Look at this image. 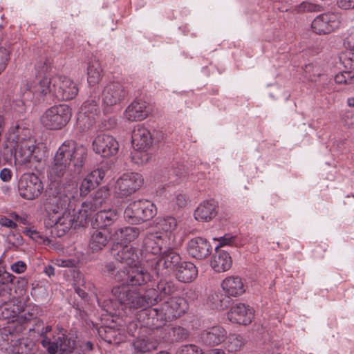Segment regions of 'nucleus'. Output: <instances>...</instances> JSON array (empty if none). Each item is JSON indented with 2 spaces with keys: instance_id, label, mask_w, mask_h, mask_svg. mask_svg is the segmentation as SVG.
I'll return each mask as SVG.
<instances>
[{
  "instance_id": "f257e3e1",
  "label": "nucleus",
  "mask_w": 354,
  "mask_h": 354,
  "mask_svg": "<svg viewBox=\"0 0 354 354\" xmlns=\"http://www.w3.org/2000/svg\"><path fill=\"white\" fill-rule=\"evenodd\" d=\"M72 140L64 141L57 149L53 161L48 170V177L50 181H57L67 185V190L71 191L76 186L72 169H67Z\"/></svg>"
},
{
  "instance_id": "f03ea898",
  "label": "nucleus",
  "mask_w": 354,
  "mask_h": 354,
  "mask_svg": "<svg viewBox=\"0 0 354 354\" xmlns=\"http://www.w3.org/2000/svg\"><path fill=\"white\" fill-rule=\"evenodd\" d=\"M111 292L125 310L145 309L157 304L158 293L154 288L149 289L142 294L127 286H116L112 288Z\"/></svg>"
},
{
  "instance_id": "7ed1b4c3",
  "label": "nucleus",
  "mask_w": 354,
  "mask_h": 354,
  "mask_svg": "<svg viewBox=\"0 0 354 354\" xmlns=\"http://www.w3.org/2000/svg\"><path fill=\"white\" fill-rule=\"evenodd\" d=\"M30 331H34L41 338L40 343L46 349V354H73L75 341L65 334L61 333L52 338L48 334L52 331V326H44L41 319H37Z\"/></svg>"
},
{
  "instance_id": "20e7f679",
  "label": "nucleus",
  "mask_w": 354,
  "mask_h": 354,
  "mask_svg": "<svg viewBox=\"0 0 354 354\" xmlns=\"http://www.w3.org/2000/svg\"><path fill=\"white\" fill-rule=\"evenodd\" d=\"M66 186L67 185H63L59 182L51 181L46 190L47 198L45 203L48 216L62 213L69 205L76 187L68 191Z\"/></svg>"
},
{
  "instance_id": "39448f33",
  "label": "nucleus",
  "mask_w": 354,
  "mask_h": 354,
  "mask_svg": "<svg viewBox=\"0 0 354 354\" xmlns=\"http://www.w3.org/2000/svg\"><path fill=\"white\" fill-rule=\"evenodd\" d=\"M51 78L44 77L37 82L25 80L21 83L18 95L23 104L28 102H37L48 93L52 95Z\"/></svg>"
},
{
  "instance_id": "423d86ee",
  "label": "nucleus",
  "mask_w": 354,
  "mask_h": 354,
  "mask_svg": "<svg viewBox=\"0 0 354 354\" xmlns=\"http://www.w3.org/2000/svg\"><path fill=\"white\" fill-rule=\"evenodd\" d=\"M156 214L153 203L148 200L135 201L127 206L124 212L125 220L131 224H138L152 218Z\"/></svg>"
},
{
  "instance_id": "0eeeda50",
  "label": "nucleus",
  "mask_w": 354,
  "mask_h": 354,
  "mask_svg": "<svg viewBox=\"0 0 354 354\" xmlns=\"http://www.w3.org/2000/svg\"><path fill=\"white\" fill-rule=\"evenodd\" d=\"M147 263L157 275L169 274L176 270L182 263L180 254L173 249H168L159 256L147 259Z\"/></svg>"
},
{
  "instance_id": "6e6552de",
  "label": "nucleus",
  "mask_w": 354,
  "mask_h": 354,
  "mask_svg": "<svg viewBox=\"0 0 354 354\" xmlns=\"http://www.w3.org/2000/svg\"><path fill=\"white\" fill-rule=\"evenodd\" d=\"M71 118V109L63 104L48 109L41 117V122L48 129L58 130L66 126Z\"/></svg>"
},
{
  "instance_id": "1a4fd4ad",
  "label": "nucleus",
  "mask_w": 354,
  "mask_h": 354,
  "mask_svg": "<svg viewBox=\"0 0 354 354\" xmlns=\"http://www.w3.org/2000/svg\"><path fill=\"white\" fill-rule=\"evenodd\" d=\"M15 159L21 164H27L31 162H39L44 158V152L36 145L32 138L24 139L17 136Z\"/></svg>"
},
{
  "instance_id": "9d476101",
  "label": "nucleus",
  "mask_w": 354,
  "mask_h": 354,
  "mask_svg": "<svg viewBox=\"0 0 354 354\" xmlns=\"http://www.w3.org/2000/svg\"><path fill=\"white\" fill-rule=\"evenodd\" d=\"M81 218V214L79 211L71 214L70 212H62V213L48 216L45 219V224L47 227H54L58 230V236H62L66 232L69 230L73 225L75 227L77 226L83 225L84 223H79L78 219Z\"/></svg>"
},
{
  "instance_id": "9b49d317",
  "label": "nucleus",
  "mask_w": 354,
  "mask_h": 354,
  "mask_svg": "<svg viewBox=\"0 0 354 354\" xmlns=\"http://www.w3.org/2000/svg\"><path fill=\"white\" fill-rule=\"evenodd\" d=\"M144 179L139 173L123 174L115 182V192L120 197H127L139 189Z\"/></svg>"
},
{
  "instance_id": "f8f14e48",
  "label": "nucleus",
  "mask_w": 354,
  "mask_h": 354,
  "mask_svg": "<svg viewBox=\"0 0 354 354\" xmlns=\"http://www.w3.org/2000/svg\"><path fill=\"white\" fill-rule=\"evenodd\" d=\"M52 95L59 100H70L78 93L75 83L65 76H57L51 78Z\"/></svg>"
},
{
  "instance_id": "ddd939ff",
  "label": "nucleus",
  "mask_w": 354,
  "mask_h": 354,
  "mask_svg": "<svg viewBox=\"0 0 354 354\" xmlns=\"http://www.w3.org/2000/svg\"><path fill=\"white\" fill-rule=\"evenodd\" d=\"M19 195L27 200L37 198L43 191L41 180L33 173L24 174L18 184Z\"/></svg>"
},
{
  "instance_id": "4468645a",
  "label": "nucleus",
  "mask_w": 354,
  "mask_h": 354,
  "mask_svg": "<svg viewBox=\"0 0 354 354\" xmlns=\"http://www.w3.org/2000/svg\"><path fill=\"white\" fill-rule=\"evenodd\" d=\"M138 320L141 326L149 329H158L161 328L167 322L165 312L160 308H145L138 315Z\"/></svg>"
},
{
  "instance_id": "2eb2a0df",
  "label": "nucleus",
  "mask_w": 354,
  "mask_h": 354,
  "mask_svg": "<svg viewBox=\"0 0 354 354\" xmlns=\"http://www.w3.org/2000/svg\"><path fill=\"white\" fill-rule=\"evenodd\" d=\"M127 95L124 86L119 82H110L103 88L102 100L104 105L112 106L122 102Z\"/></svg>"
},
{
  "instance_id": "dca6fc26",
  "label": "nucleus",
  "mask_w": 354,
  "mask_h": 354,
  "mask_svg": "<svg viewBox=\"0 0 354 354\" xmlns=\"http://www.w3.org/2000/svg\"><path fill=\"white\" fill-rule=\"evenodd\" d=\"M23 314L17 316L16 320H13L12 326L8 327V329H4L5 332H8L11 337L15 333H20L25 330V324L28 322L34 320L40 315V309L38 306L36 305H28L24 308L21 313Z\"/></svg>"
},
{
  "instance_id": "f3484780",
  "label": "nucleus",
  "mask_w": 354,
  "mask_h": 354,
  "mask_svg": "<svg viewBox=\"0 0 354 354\" xmlns=\"http://www.w3.org/2000/svg\"><path fill=\"white\" fill-rule=\"evenodd\" d=\"M108 196L109 191L104 187H102L96 191L89 200L83 203L82 209L79 210L81 218L78 219L77 221L80 223H85L92 212L100 210Z\"/></svg>"
},
{
  "instance_id": "a211bd4d",
  "label": "nucleus",
  "mask_w": 354,
  "mask_h": 354,
  "mask_svg": "<svg viewBox=\"0 0 354 354\" xmlns=\"http://www.w3.org/2000/svg\"><path fill=\"white\" fill-rule=\"evenodd\" d=\"M337 16L333 12L321 14L316 17L311 24L313 31L317 35H326L339 27Z\"/></svg>"
},
{
  "instance_id": "6ab92c4d",
  "label": "nucleus",
  "mask_w": 354,
  "mask_h": 354,
  "mask_svg": "<svg viewBox=\"0 0 354 354\" xmlns=\"http://www.w3.org/2000/svg\"><path fill=\"white\" fill-rule=\"evenodd\" d=\"M93 151L103 157L115 155L119 149V144L116 139L109 134L98 135L93 141Z\"/></svg>"
},
{
  "instance_id": "aec40b11",
  "label": "nucleus",
  "mask_w": 354,
  "mask_h": 354,
  "mask_svg": "<svg viewBox=\"0 0 354 354\" xmlns=\"http://www.w3.org/2000/svg\"><path fill=\"white\" fill-rule=\"evenodd\" d=\"M112 254L115 261L131 268L139 262L138 250L135 248L125 245H119L117 243L112 248Z\"/></svg>"
},
{
  "instance_id": "412c9836",
  "label": "nucleus",
  "mask_w": 354,
  "mask_h": 354,
  "mask_svg": "<svg viewBox=\"0 0 354 354\" xmlns=\"http://www.w3.org/2000/svg\"><path fill=\"white\" fill-rule=\"evenodd\" d=\"M165 244V239L158 232L150 233L146 236L143 242V252L146 261L162 254V248Z\"/></svg>"
},
{
  "instance_id": "4be33fe9",
  "label": "nucleus",
  "mask_w": 354,
  "mask_h": 354,
  "mask_svg": "<svg viewBox=\"0 0 354 354\" xmlns=\"http://www.w3.org/2000/svg\"><path fill=\"white\" fill-rule=\"evenodd\" d=\"M72 150H70L67 169L73 168V172L80 174L82 171L87 156V149L82 145H78L72 140Z\"/></svg>"
},
{
  "instance_id": "5701e85b",
  "label": "nucleus",
  "mask_w": 354,
  "mask_h": 354,
  "mask_svg": "<svg viewBox=\"0 0 354 354\" xmlns=\"http://www.w3.org/2000/svg\"><path fill=\"white\" fill-rule=\"evenodd\" d=\"M227 317L233 323L248 325L254 318V310L249 306L238 303L231 308L227 313Z\"/></svg>"
},
{
  "instance_id": "b1692460",
  "label": "nucleus",
  "mask_w": 354,
  "mask_h": 354,
  "mask_svg": "<svg viewBox=\"0 0 354 354\" xmlns=\"http://www.w3.org/2000/svg\"><path fill=\"white\" fill-rule=\"evenodd\" d=\"M12 289L10 288V298L3 300L0 297V319H7L15 318L23 310L24 302L18 299L12 298Z\"/></svg>"
},
{
  "instance_id": "393cba45",
  "label": "nucleus",
  "mask_w": 354,
  "mask_h": 354,
  "mask_svg": "<svg viewBox=\"0 0 354 354\" xmlns=\"http://www.w3.org/2000/svg\"><path fill=\"white\" fill-rule=\"evenodd\" d=\"M150 131L142 125H137L132 131V145L136 151H147L152 145Z\"/></svg>"
},
{
  "instance_id": "a878e982",
  "label": "nucleus",
  "mask_w": 354,
  "mask_h": 354,
  "mask_svg": "<svg viewBox=\"0 0 354 354\" xmlns=\"http://www.w3.org/2000/svg\"><path fill=\"white\" fill-rule=\"evenodd\" d=\"M226 335L227 331L223 327L215 326L202 331L200 339L206 346H215L225 341Z\"/></svg>"
},
{
  "instance_id": "bb28decb",
  "label": "nucleus",
  "mask_w": 354,
  "mask_h": 354,
  "mask_svg": "<svg viewBox=\"0 0 354 354\" xmlns=\"http://www.w3.org/2000/svg\"><path fill=\"white\" fill-rule=\"evenodd\" d=\"M111 235L107 229H94L90 232L88 249L93 252L102 250L109 243Z\"/></svg>"
},
{
  "instance_id": "cd10ccee",
  "label": "nucleus",
  "mask_w": 354,
  "mask_h": 354,
  "mask_svg": "<svg viewBox=\"0 0 354 354\" xmlns=\"http://www.w3.org/2000/svg\"><path fill=\"white\" fill-rule=\"evenodd\" d=\"M32 344L28 339H19L17 340L11 339L9 343V338L4 340L0 339V348L4 350L8 353L12 354H30Z\"/></svg>"
},
{
  "instance_id": "c85d7f7f",
  "label": "nucleus",
  "mask_w": 354,
  "mask_h": 354,
  "mask_svg": "<svg viewBox=\"0 0 354 354\" xmlns=\"http://www.w3.org/2000/svg\"><path fill=\"white\" fill-rule=\"evenodd\" d=\"M210 243L203 237L192 239L187 243V251L194 258L203 259L206 258L211 251Z\"/></svg>"
},
{
  "instance_id": "c756f323",
  "label": "nucleus",
  "mask_w": 354,
  "mask_h": 354,
  "mask_svg": "<svg viewBox=\"0 0 354 354\" xmlns=\"http://www.w3.org/2000/svg\"><path fill=\"white\" fill-rule=\"evenodd\" d=\"M149 114L146 102L136 100L132 102L124 113V118L129 121H141L145 119Z\"/></svg>"
},
{
  "instance_id": "7c9ffc66",
  "label": "nucleus",
  "mask_w": 354,
  "mask_h": 354,
  "mask_svg": "<svg viewBox=\"0 0 354 354\" xmlns=\"http://www.w3.org/2000/svg\"><path fill=\"white\" fill-rule=\"evenodd\" d=\"M185 300L181 297H171L161 306L167 321L180 317L185 312Z\"/></svg>"
},
{
  "instance_id": "2f4dec72",
  "label": "nucleus",
  "mask_w": 354,
  "mask_h": 354,
  "mask_svg": "<svg viewBox=\"0 0 354 354\" xmlns=\"http://www.w3.org/2000/svg\"><path fill=\"white\" fill-rule=\"evenodd\" d=\"M217 208V204L214 201H204L199 204L194 211V218L198 221H210L216 216Z\"/></svg>"
},
{
  "instance_id": "473e14b6",
  "label": "nucleus",
  "mask_w": 354,
  "mask_h": 354,
  "mask_svg": "<svg viewBox=\"0 0 354 354\" xmlns=\"http://www.w3.org/2000/svg\"><path fill=\"white\" fill-rule=\"evenodd\" d=\"M211 267L217 272H222L228 270L232 265V259L230 254L222 250L216 248V252L213 254L210 263Z\"/></svg>"
},
{
  "instance_id": "72a5a7b5",
  "label": "nucleus",
  "mask_w": 354,
  "mask_h": 354,
  "mask_svg": "<svg viewBox=\"0 0 354 354\" xmlns=\"http://www.w3.org/2000/svg\"><path fill=\"white\" fill-rule=\"evenodd\" d=\"M176 279L183 283H189L198 276V269L190 261H182L175 270Z\"/></svg>"
},
{
  "instance_id": "f704fd0d",
  "label": "nucleus",
  "mask_w": 354,
  "mask_h": 354,
  "mask_svg": "<svg viewBox=\"0 0 354 354\" xmlns=\"http://www.w3.org/2000/svg\"><path fill=\"white\" fill-rule=\"evenodd\" d=\"M222 288L228 295L232 297L240 296L245 291L243 281L238 276L226 277L222 282Z\"/></svg>"
},
{
  "instance_id": "c9c22d12",
  "label": "nucleus",
  "mask_w": 354,
  "mask_h": 354,
  "mask_svg": "<svg viewBox=\"0 0 354 354\" xmlns=\"http://www.w3.org/2000/svg\"><path fill=\"white\" fill-rule=\"evenodd\" d=\"M139 234L140 230L138 227H125L115 230L112 237L119 243V245H125L136 240Z\"/></svg>"
},
{
  "instance_id": "e433bc0d",
  "label": "nucleus",
  "mask_w": 354,
  "mask_h": 354,
  "mask_svg": "<svg viewBox=\"0 0 354 354\" xmlns=\"http://www.w3.org/2000/svg\"><path fill=\"white\" fill-rule=\"evenodd\" d=\"M118 219V213L115 209L99 210L92 222L93 228L106 229V227L112 225Z\"/></svg>"
},
{
  "instance_id": "4c0bfd02",
  "label": "nucleus",
  "mask_w": 354,
  "mask_h": 354,
  "mask_svg": "<svg viewBox=\"0 0 354 354\" xmlns=\"http://www.w3.org/2000/svg\"><path fill=\"white\" fill-rule=\"evenodd\" d=\"M105 272L107 275L113 277L116 281L121 283L120 286L128 285L129 267L122 266L116 268L112 262L105 265Z\"/></svg>"
},
{
  "instance_id": "58836bf2",
  "label": "nucleus",
  "mask_w": 354,
  "mask_h": 354,
  "mask_svg": "<svg viewBox=\"0 0 354 354\" xmlns=\"http://www.w3.org/2000/svg\"><path fill=\"white\" fill-rule=\"evenodd\" d=\"M150 279V275L147 271L137 265L129 268L128 285L131 286H142L145 284Z\"/></svg>"
},
{
  "instance_id": "ea45409f",
  "label": "nucleus",
  "mask_w": 354,
  "mask_h": 354,
  "mask_svg": "<svg viewBox=\"0 0 354 354\" xmlns=\"http://www.w3.org/2000/svg\"><path fill=\"white\" fill-rule=\"evenodd\" d=\"M102 68L98 60L89 62L87 67V81L90 86H95L102 78Z\"/></svg>"
},
{
  "instance_id": "a19ab883",
  "label": "nucleus",
  "mask_w": 354,
  "mask_h": 354,
  "mask_svg": "<svg viewBox=\"0 0 354 354\" xmlns=\"http://www.w3.org/2000/svg\"><path fill=\"white\" fill-rule=\"evenodd\" d=\"M158 293L157 303L162 298L170 296L177 291V286L171 280H160L154 289Z\"/></svg>"
},
{
  "instance_id": "79ce46f5",
  "label": "nucleus",
  "mask_w": 354,
  "mask_h": 354,
  "mask_svg": "<svg viewBox=\"0 0 354 354\" xmlns=\"http://www.w3.org/2000/svg\"><path fill=\"white\" fill-rule=\"evenodd\" d=\"M226 342L225 343V349L229 353H236L240 351L245 344V340L241 335L230 334L226 335Z\"/></svg>"
},
{
  "instance_id": "37998d69",
  "label": "nucleus",
  "mask_w": 354,
  "mask_h": 354,
  "mask_svg": "<svg viewBox=\"0 0 354 354\" xmlns=\"http://www.w3.org/2000/svg\"><path fill=\"white\" fill-rule=\"evenodd\" d=\"M95 118L93 116L80 112L77 120V127L82 131L90 129L95 124Z\"/></svg>"
},
{
  "instance_id": "c03bdc74",
  "label": "nucleus",
  "mask_w": 354,
  "mask_h": 354,
  "mask_svg": "<svg viewBox=\"0 0 354 354\" xmlns=\"http://www.w3.org/2000/svg\"><path fill=\"white\" fill-rule=\"evenodd\" d=\"M169 338L172 342H183L187 340L189 337V332L185 328L180 326H174L168 331Z\"/></svg>"
},
{
  "instance_id": "a18cd8bd",
  "label": "nucleus",
  "mask_w": 354,
  "mask_h": 354,
  "mask_svg": "<svg viewBox=\"0 0 354 354\" xmlns=\"http://www.w3.org/2000/svg\"><path fill=\"white\" fill-rule=\"evenodd\" d=\"M133 346L136 350L146 353L155 350L157 347V343L149 338H140L133 342Z\"/></svg>"
},
{
  "instance_id": "49530a36",
  "label": "nucleus",
  "mask_w": 354,
  "mask_h": 354,
  "mask_svg": "<svg viewBox=\"0 0 354 354\" xmlns=\"http://www.w3.org/2000/svg\"><path fill=\"white\" fill-rule=\"evenodd\" d=\"M81 111L95 117L100 111V106L97 101L95 99H91L86 100L81 106Z\"/></svg>"
},
{
  "instance_id": "de8ad7c7",
  "label": "nucleus",
  "mask_w": 354,
  "mask_h": 354,
  "mask_svg": "<svg viewBox=\"0 0 354 354\" xmlns=\"http://www.w3.org/2000/svg\"><path fill=\"white\" fill-rule=\"evenodd\" d=\"M24 233L26 235L28 236L32 240L45 245H48L50 242L49 239L46 236H43L40 234L39 232L36 230H33L31 228L26 229L24 230Z\"/></svg>"
},
{
  "instance_id": "09e8293b",
  "label": "nucleus",
  "mask_w": 354,
  "mask_h": 354,
  "mask_svg": "<svg viewBox=\"0 0 354 354\" xmlns=\"http://www.w3.org/2000/svg\"><path fill=\"white\" fill-rule=\"evenodd\" d=\"M335 81L339 84H350L354 83V73L351 71H344L337 74L335 77Z\"/></svg>"
},
{
  "instance_id": "8fccbe9b",
  "label": "nucleus",
  "mask_w": 354,
  "mask_h": 354,
  "mask_svg": "<svg viewBox=\"0 0 354 354\" xmlns=\"http://www.w3.org/2000/svg\"><path fill=\"white\" fill-rule=\"evenodd\" d=\"M170 203L174 208H183L187 205V197L180 192H176L171 198Z\"/></svg>"
},
{
  "instance_id": "3c124183",
  "label": "nucleus",
  "mask_w": 354,
  "mask_h": 354,
  "mask_svg": "<svg viewBox=\"0 0 354 354\" xmlns=\"http://www.w3.org/2000/svg\"><path fill=\"white\" fill-rule=\"evenodd\" d=\"M105 175L106 171L104 169L100 168L93 170L90 174H88L87 176L91 179L93 183L97 186L101 183Z\"/></svg>"
},
{
  "instance_id": "603ef678",
  "label": "nucleus",
  "mask_w": 354,
  "mask_h": 354,
  "mask_svg": "<svg viewBox=\"0 0 354 354\" xmlns=\"http://www.w3.org/2000/svg\"><path fill=\"white\" fill-rule=\"evenodd\" d=\"M176 354H203L202 349L194 344H186L181 346Z\"/></svg>"
},
{
  "instance_id": "864d4df0",
  "label": "nucleus",
  "mask_w": 354,
  "mask_h": 354,
  "mask_svg": "<svg viewBox=\"0 0 354 354\" xmlns=\"http://www.w3.org/2000/svg\"><path fill=\"white\" fill-rule=\"evenodd\" d=\"M160 225L165 232H171L176 230L177 227V221L172 216H167L161 221Z\"/></svg>"
},
{
  "instance_id": "5fc2aeb1",
  "label": "nucleus",
  "mask_w": 354,
  "mask_h": 354,
  "mask_svg": "<svg viewBox=\"0 0 354 354\" xmlns=\"http://www.w3.org/2000/svg\"><path fill=\"white\" fill-rule=\"evenodd\" d=\"M322 7L320 5L313 3L308 1H303L298 7V12H319Z\"/></svg>"
},
{
  "instance_id": "6e6d98bb",
  "label": "nucleus",
  "mask_w": 354,
  "mask_h": 354,
  "mask_svg": "<svg viewBox=\"0 0 354 354\" xmlns=\"http://www.w3.org/2000/svg\"><path fill=\"white\" fill-rule=\"evenodd\" d=\"M96 185L93 183L91 179L86 176L82 181L80 186V192L81 196H86L91 190L93 189Z\"/></svg>"
},
{
  "instance_id": "4d7b16f0",
  "label": "nucleus",
  "mask_w": 354,
  "mask_h": 354,
  "mask_svg": "<svg viewBox=\"0 0 354 354\" xmlns=\"http://www.w3.org/2000/svg\"><path fill=\"white\" fill-rule=\"evenodd\" d=\"M10 60V51L5 47L0 46V74L6 69Z\"/></svg>"
},
{
  "instance_id": "13d9d810",
  "label": "nucleus",
  "mask_w": 354,
  "mask_h": 354,
  "mask_svg": "<svg viewBox=\"0 0 354 354\" xmlns=\"http://www.w3.org/2000/svg\"><path fill=\"white\" fill-rule=\"evenodd\" d=\"M236 239V236H234L232 234H225L224 236L215 239L219 242V247H223L226 245H233L235 244Z\"/></svg>"
},
{
  "instance_id": "bf43d9fd",
  "label": "nucleus",
  "mask_w": 354,
  "mask_h": 354,
  "mask_svg": "<svg viewBox=\"0 0 354 354\" xmlns=\"http://www.w3.org/2000/svg\"><path fill=\"white\" fill-rule=\"evenodd\" d=\"M212 299L215 300L218 299L219 303L215 304V308L218 309H224L227 307L229 303H230V297L225 295H221L220 296L218 294L212 295Z\"/></svg>"
},
{
  "instance_id": "052dcab7",
  "label": "nucleus",
  "mask_w": 354,
  "mask_h": 354,
  "mask_svg": "<svg viewBox=\"0 0 354 354\" xmlns=\"http://www.w3.org/2000/svg\"><path fill=\"white\" fill-rule=\"evenodd\" d=\"M344 125L348 128L354 126V113L351 111L346 112L342 117Z\"/></svg>"
},
{
  "instance_id": "680f3d73",
  "label": "nucleus",
  "mask_w": 354,
  "mask_h": 354,
  "mask_svg": "<svg viewBox=\"0 0 354 354\" xmlns=\"http://www.w3.org/2000/svg\"><path fill=\"white\" fill-rule=\"evenodd\" d=\"M27 269L26 263L23 261H17L11 265V270L17 274L24 272Z\"/></svg>"
},
{
  "instance_id": "e2e57ef3",
  "label": "nucleus",
  "mask_w": 354,
  "mask_h": 354,
  "mask_svg": "<svg viewBox=\"0 0 354 354\" xmlns=\"http://www.w3.org/2000/svg\"><path fill=\"white\" fill-rule=\"evenodd\" d=\"M15 277L4 270V268L3 267L2 274L0 276V282L2 283L1 286H7L10 288L8 286L6 285L9 283H12Z\"/></svg>"
},
{
  "instance_id": "0e129e2a",
  "label": "nucleus",
  "mask_w": 354,
  "mask_h": 354,
  "mask_svg": "<svg viewBox=\"0 0 354 354\" xmlns=\"http://www.w3.org/2000/svg\"><path fill=\"white\" fill-rule=\"evenodd\" d=\"M50 68V66L48 65V62L47 59L44 61H41L36 65V69L38 71L39 73H46Z\"/></svg>"
},
{
  "instance_id": "69168bd1",
  "label": "nucleus",
  "mask_w": 354,
  "mask_h": 354,
  "mask_svg": "<svg viewBox=\"0 0 354 354\" xmlns=\"http://www.w3.org/2000/svg\"><path fill=\"white\" fill-rule=\"evenodd\" d=\"M337 4L342 9L348 10L354 8V0H338Z\"/></svg>"
},
{
  "instance_id": "338daca9",
  "label": "nucleus",
  "mask_w": 354,
  "mask_h": 354,
  "mask_svg": "<svg viewBox=\"0 0 354 354\" xmlns=\"http://www.w3.org/2000/svg\"><path fill=\"white\" fill-rule=\"evenodd\" d=\"M12 178V172L10 169L8 168L3 169L0 172V178L3 182H8L11 180Z\"/></svg>"
},
{
  "instance_id": "774afa93",
  "label": "nucleus",
  "mask_w": 354,
  "mask_h": 354,
  "mask_svg": "<svg viewBox=\"0 0 354 354\" xmlns=\"http://www.w3.org/2000/svg\"><path fill=\"white\" fill-rule=\"evenodd\" d=\"M0 297L3 300H8L10 298V288L0 286Z\"/></svg>"
}]
</instances>
